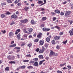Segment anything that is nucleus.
Masks as SVG:
<instances>
[{
  "label": "nucleus",
  "instance_id": "aec40b11",
  "mask_svg": "<svg viewBox=\"0 0 73 73\" xmlns=\"http://www.w3.org/2000/svg\"><path fill=\"white\" fill-rule=\"evenodd\" d=\"M28 29L29 32H32V31H33V29L32 28Z\"/></svg>",
  "mask_w": 73,
  "mask_h": 73
},
{
  "label": "nucleus",
  "instance_id": "58836bf2",
  "mask_svg": "<svg viewBox=\"0 0 73 73\" xmlns=\"http://www.w3.org/2000/svg\"><path fill=\"white\" fill-rule=\"evenodd\" d=\"M15 24V23L14 22H12V23L10 24V25H12L13 24Z\"/></svg>",
  "mask_w": 73,
  "mask_h": 73
},
{
  "label": "nucleus",
  "instance_id": "f704fd0d",
  "mask_svg": "<svg viewBox=\"0 0 73 73\" xmlns=\"http://www.w3.org/2000/svg\"><path fill=\"white\" fill-rule=\"evenodd\" d=\"M64 12H61L60 14V15L61 16H64Z\"/></svg>",
  "mask_w": 73,
  "mask_h": 73
},
{
  "label": "nucleus",
  "instance_id": "4be33fe9",
  "mask_svg": "<svg viewBox=\"0 0 73 73\" xmlns=\"http://www.w3.org/2000/svg\"><path fill=\"white\" fill-rule=\"evenodd\" d=\"M42 49L43 51L44 52L46 49H45V48L44 47V46H42V49Z\"/></svg>",
  "mask_w": 73,
  "mask_h": 73
},
{
  "label": "nucleus",
  "instance_id": "473e14b6",
  "mask_svg": "<svg viewBox=\"0 0 73 73\" xmlns=\"http://www.w3.org/2000/svg\"><path fill=\"white\" fill-rule=\"evenodd\" d=\"M48 45H49L48 44L46 43L44 44V46L46 48H48Z\"/></svg>",
  "mask_w": 73,
  "mask_h": 73
},
{
  "label": "nucleus",
  "instance_id": "5fc2aeb1",
  "mask_svg": "<svg viewBox=\"0 0 73 73\" xmlns=\"http://www.w3.org/2000/svg\"><path fill=\"white\" fill-rule=\"evenodd\" d=\"M44 27V25L43 24H42L40 26L41 28H42V27Z\"/></svg>",
  "mask_w": 73,
  "mask_h": 73
},
{
  "label": "nucleus",
  "instance_id": "a19ab883",
  "mask_svg": "<svg viewBox=\"0 0 73 73\" xmlns=\"http://www.w3.org/2000/svg\"><path fill=\"white\" fill-rule=\"evenodd\" d=\"M19 1V0H16L15 1V4H16V3H17Z\"/></svg>",
  "mask_w": 73,
  "mask_h": 73
},
{
  "label": "nucleus",
  "instance_id": "e2e57ef3",
  "mask_svg": "<svg viewBox=\"0 0 73 73\" xmlns=\"http://www.w3.org/2000/svg\"><path fill=\"white\" fill-rule=\"evenodd\" d=\"M55 20H56V17H54L53 18V21H54Z\"/></svg>",
  "mask_w": 73,
  "mask_h": 73
},
{
  "label": "nucleus",
  "instance_id": "2f4dec72",
  "mask_svg": "<svg viewBox=\"0 0 73 73\" xmlns=\"http://www.w3.org/2000/svg\"><path fill=\"white\" fill-rule=\"evenodd\" d=\"M51 42L52 44H56V42H55V41L54 40H53Z\"/></svg>",
  "mask_w": 73,
  "mask_h": 73
},
{
  "label": "nucleus",
  "instance_id": "052dcab7",
  "mask_svg": "<svg viewBox=\"0 0 73 73\" xmlns=\"http://www.w3.org/2000/svg\"><path fill=\"white\" fill-rule=\"evenodd\" d=\"M58 54L57 53H55L54 54V56L56 57V56H57Z\"/></svg>",
  "mask_w": 73,
  "mask_h": 73
},
{
  "label": "nucleus",
  "instance_id": "6ab92c4d",
  "mask_svg": "<svg viewBox=\"0 0 73 73\" xmlns=\"http://www.w3.org/2000/svg\"><path fill=\"white\" fill-rule=\"evenodd\" d=\"M44 51L42 50V49H40L39 52V53H44Z\"/></svg>",
  "mask_w": 73,
  "mask_h": 73
},
{
  "label": "nucleus",
  "instance_id": "c9c22d12",
  "mask_svg": "<svg viewBox=\"0 0 73 73\" xmlns=\"http://www.w3.org/2000/svg\"><path fill=\"white\" fill-rule=\"evenodd\" d=\"M67 42H68V40H66L64 41H63L62 43H63V44H66V43Z\"/></svg>",
  "mask_w": 73,
  "mask_h": 73
},
{
  "label": "nucleus",
  "instance_id": "3c124183",
  "mask_svg": "<svg viewBox=\"0 0 73 73\" xmlns=\"http://www.w3.org/2000/svg\"><path fill=\"white\" fill-rule=\"evenodd\" d=\"M34 62H35L34 61L31 60L30 62V64H32V63H34Z\"/></svg>",
  "mask_w": 73,
  "mask_h": 73
},
{
  "label": "nucleus",
  "instance_id": "13d9d810",
  "mask_svg": "<svg viewBox=\"0 0 73 73\" xmlns=\"http://www.w3.org/2000/svg\"><path fill=\"white\" fill-rule=\"evenodd\" d=\"M20 69H21V67H20L18 68L17 69H16L17 70H19Z\"/></svg>",
  "mask_w": 73,
  "mask_h": 73
},
{
  "label": "nucleus",
  "instance_id": "8fccbe9b",
  "mask_svg": "<svg viewBox=\"0 0 73 73\" xmlns=\"http://www.w3.org/2000/svg\"><path fill=\"white\" fill-rule=\"evenodd\" d=\"M10 57H11V56L9 55L8 56V58L9 60H11L12 58H10Z\"/></svg>",
  "mask_w": 73,
  "mask_h": 73
},
{
  "label": "nucleus",
  "instance_id": "a878e982",
  "mask_svg": "<svg viewBox=\"0 0 73 73\" xmlns=\"http://www.w3.org/2000/svg\"><path fill=\"white\" fill-rule=\"evenodd\" d=\"M46 41L48 42H49V41H50V38L47 37L46 38Z\"/></svg>",
  "mask_w": 73,
  "mask_h": 73
},
{
  "label": "nucleus",
  "instance_id": "20e7f679",
  "mask_svg": "<svg viewBox=\"0 0 73 73\" xmlns=\"http://www.w3.org/2000/svg\"><path fill=\"white\" fill-rule=\"evenodd\" d=\"M43 31H45V32H48L50 30V29H46L45 28H44L42 29Z\"/></svg>",
  "mask_w": 73,
  "mask_h": 73
},
{
  "label": "nucleus",
  "instance_id": "9d476101",
  "mask_svg": "<svg viewBox=\"0 0 73 73\" xmlns=\"http://www.w3.org/2000/svg\"><path fill=\"white\" fill-rule=\"evenodd\" d=\"M38 57L40 59H43L44 57H43V56L42 55H40L38 56Z\"/></svg>",
  "mask_w": 73,
  "mask_h": 73
},
{
  "label": "nucleus",
  "instance_id": "09e8293b",
  "mask_svg": "<svg viewBox=\"0 0 73 73\" xmlns=\"http://www.w3.org/2000/svg\"><path fill=\"white\" fill-rule=\"evenodd\" d=\"M64 33L62 32H61L60 33H59V35H60V36H61V35H62Z\"/></svg>",
  "mask_w": 73,
  "mask_h": 73
},
{
  "label": "nucleus",
  "instance_id": "69168bd1",
  "mask_svg": "<svg viewBox=\"0 0 73 73\" xmlns=\"http://www.w3.org/2000/svg\"><path fill=\"white\" fill-rule=\"evenodd\" d=\"M44 3H43V4H46V0H44Z\"/></svg>",
  "mask_w": 73,
  "mask_h": 73
},
{
  "label": "nucleus",
  "instance_id": "ddd939ff",
  "mask_svg": "<svg viewBox=\"0 0 73 73\" xmlns=\"http://www.w3.org/2000/svg\"><path fill=\"white\" fill-rule=\"evenodd\" d=\"M54 12L55 13H60V11L58 10H55Z\"/></svg>",
  "mask_w": 73,
  "mask_h": 73
},
{
  "label": "nucleus",
  "instance_id": "c85d7f7f",
  "mask_svg": "<svg viewBox=\"0 0 73 73\" xmlns=\"http://www.w3.org/2000/svg\"><path fill=\"white\" fill-rule=\"evenodd\" d=\"M20 67L21 69H25L26 66H23Z\"/></svg>",
  "mask_w": 73,
  "mask_h": 73
},
{
  "label": "nucleus",
  "instance_id": "4c0bfd02",
  "mask_svg": "<svg viewBox=\"0 0 73 73\" xmlns=\"http://www.w3.org/2000/svg\"><path fill=\"white\" fill-rule=\"evenodd\" d=\"M5 15H11V13L9 12V11H7V12L6 13Z\"/></svg>",
  "mask_w": 73,
  "mask_h": 73
},
{
  "label": "nucleus",
  "instance_id": "49530a36",
  "mask_svg": "<svg viewBox=\"0 0 73 73\" xmlns=\"http://www.w3.org/2000/svg\"><path fill=\"white\" fill-rule=\"evenodd\" d=\"M57 72V73H62V72L61 71L59 70H58Z\"/></svg>",
  "mask_w": 73,
  "mask_h": 73
},
{
  "label": "nucleus",
  "instance_id": "bb28decb",
  "mask_svg": "<svg viewBox=\"0 0 73 73\" xmlns=\"http://www.w3.org/2000/svg\"><path fill=\"white\" fill-rule=\"evenodd\" d=\"M39 39L38 38H36L34 40V42H37L38 41Z\"/></svg>",
  "mask_w": 73,
  "mask_h": 73
},
{
  "label": "nucleus",
  "instance_id": "a211bd4d",
  "mask_svg": "<svg viewBox=\"0 0 73 73\" xmlns=\"http://www.w3.org/2000/svg\"><path fill=\"white\" fill-rule=\"evenodd\" d=\"M38 4H41L42 3H43V1H38Z\"/></svg>",
  "mask_w": 73,
  "mask_h": 73
},
{
  "label": "nucleus",
  "instance_id": "338daca9",
  "mask_svg": "<svg viewBox=\"0 0 73 73\" xmlns=\"http://www.w3.org/2000/svg\"><path fill=\"white\" fill-rule=\"evenodd\" d=\"M45 13L44 12H42L41 13V14H42V15H44V13Z\"/></svg>",
  "mask_w": 73,
  "mask_h": 73
},
{
  "label": "nucleus",
  "instance_id": "c756f323",
  "mask_svg": "<svg viewBox=\"0 0 73 73\" xmlns=\"http://www.w3.org/2000/svg\"><path fill=\"white\" fill-rule=\"evenodd\" d=\"M45 61V60H43L40 61L39 62V65H41V64H42L43 62H44V61Z\"/></svg>",
  "mask_w": 73,
  "mask_h": 73
},
{
  "label": "nucleus",
  "instance_id": "1a4fd4ad",
  "mask_svg": "<svg viewBox=\"0 0 73 73\" xmlns=\"http://www.w3.org/2000/svg\"><path fill=\"white\" fill-rule=\"evenodd\" d=\"M60 36H56L54 38L56 40H58L60 39Z\"/></svg>",
  "mask_w": 73,
  "mask_h": 73
},
{
  "label": "nucleus",
  "instance_id": "412c9836",
  "mask_svg": "<svg viewBox=\"0 0 73 73\" xmlns=\"http://www.w3.org/2000/svg\"><path fill=\"white\" fill-rule=\"evenodd\" d=\"M34 65L35 66H38V62H35Z\"/></svg>",
  "mask_w": 73,
  "mask_h": 73
},
{
  "label": "nucleus",
  "instance_id": "4d7b16f0",
  "mask_svg": "<svg viewBox=\"0 0 73 73\" xmlns=\"http://www.w3.org/2000/svg\"><path fill=\"white\" fill-rule=\"evenodd\" d=\"M67 67L69 69H71V66H68Z\"/></svg>",
  "mask_w": 73,
  "mask_h": 73
},
{
  "label": "nucleus",
  "instance_id": "f3484780",
  "mask_svg": "<svg viewBox=\"0 0 73 73\" xmlns=\"http://www.w3.org/2000/svg\"><path fill=\"white\" fill-rule=\"evenodd\" d=\"M46 20V17H43L42 19V21H45Z\"/></svg>",
  "mask_w": 73,
  "mask_h": 73
},
{
  "label": "nucleus",
  "instance_id": "39448f33",
  "mask_svg": "<svg viewBox=\"0 0 73 73\" xmlns=\"http://www.w3.org/2000/svg\"><path fill=\"white\" fill-rule=\"evenodd\" d=\"M17 17V15H16L15 13H14L13 15L11 16V18L12 19H13V18H15V19H16Z\"/></svg>",
  "mask_w": 73,
  "mask_h": 73
},
{
  "label": "nucleus",
  "instance_id": "603ef678",
  "mask_svg": "<svg viewBox=\"0 0 73 73\" xmlns=\"http://www.w3.org/2000/svg\"><path fill=\"white\" fill-rule=\"evenodd\" d=\"M68 21L70 22V24H72V23H73V21H70L69 20H68Z\"/></svg>",
  "mask_w": 73,
  "mask_h": 73
},
{
  "label": "nucleus",
  "instance_id": "e433bc0d",
  "mask_svg": "<svg viewBox=\"0 0 73 73\" xmlns=\"http://www.w3.org/2000/svg\"><path fill=\"white\" fill-rule=\"evenodd\" d=\"M23 61L24 62H29V60H23Z\"/></svg>",
  "mask_w": 73,
  "mask_h": 73
},
{
  "label": "nucleus",
  "instance_id": "7ed1b4c3",
  "mask_svg": "<svg viewBox=\"0 0 73 73\" xmlns=\"http://www.w3.org/2000/svg\"><path fill=\"white\" fill-rule=\"evenodd\" d=\"M21 22L22 23H26L28 22V20L27 19H25L23 20H21Z\"/></svg>",
  "mask_w": 73,
  "mask_h": 73
},
{
  "label": "nucleus",
  "instance_id": "0eeeda50",
  "mask_svg": "<svg viewBox=\"0 0 73 73\" xmlns=\"http://www.w3.org/2000/svg\"><path fill=\"white\" fill-rule=\"evenodd\" d=\"M13 35H14V34H13L12 32H10L9 33V36L10 37H12V36H13Z\"/></svg>",
  "mask_w": 73,
  "mask_h": 73
},
{
  "label": "nucleus",
  "instance_id": "393cba45",
  "mask_svg": "<svg viewBox=\"0 0 73 73\" xmlns=\"http://www.w3.org/2000/svg\"><path fill=\"white\" fill-rule=\"evenodd\" d=\"M16 46V44H12V45L9 46V47H10V48H11V47H13V46Z\"/></svg>",
  "mask_w": 73,
  "mask_h": 73
},
{
  "label": "nucleus",
  "instance_id": "72a5a7b5",
  "mask_svg": "<svg viewBox=\"0 0 73 73\" xmlns=\"http://www.w3.org/2000/svg\"><path fill=\"white\" fill-rule=\"evenodd\" d=\"M33 68L32 66H29L27 67L28 69H32V68Z\"/></svg>",
  "mask_w": 73,
  "mask_h": 73
},
{
  "label": "nucleus",
  "instance_id": "f8f14e48",
  "mask_svg": "<svg viewBox=\"0 0 73 73\" xmlns=\"http://www.w3.org/2000/svg\"><path fill=\"white\" fill-rule=\"evenodd\" d=\"M31 23L32 24H36V22H35L34 20H32L31 21Z\"/></svg>",
  "mask_w": 73,
  "mask_h": 73
},
{
  "label": "nucleus",
  "instance_id": "774afa93",
  "mask_svg": "<svg viewBox=\"0 0 73 73\" xmlns=\"http://www.w3.org/2000/svg\"><path fill=\"white\" fill-rule=\"evenodd\" d=\"M24 45H25V44L24 43H23L21 45V46H24Z\"/></svg>",
  "mask_w": 73,
  "mask_h": 73
},
{
  "label": "nucleus",
  "instance_id": "f257e3e1",
  "mask_svg": "<svg viewBox=\"0 0 73 73\" xmlns=\"http://www.w3.org/2000/svg\"><path fill=\"white\" fill-rule=\"evenodd\" d=\"M65 16L66 17H68L70 14V12L66 11V12L65 13Z\"/></svg>",
  "mask_w": 73,
  "mask_h": 73
},
{
  "label": "nucleus",
  "instance_id": "ea45409f",
  "mask_svg": "<svg viewBox=\"0 0 73 73\" xmlns=\"http://www.w3.org/2000/svg\"><path fill=\"white\" fill-rule=\"evenodd\" d=\"M55 27L56 28H57L58 29H60V27H58L57 26H55Z\"/></svg>",
  "mask_w": 73,
  "mask_h": 73
},
{
  "label": "nucleus",
  "instance_id": "5701e85b",
  "mask_svg": "<svg viewBox=\"0 0 73 73\" xmlns=\"http://www.w3.org/2000/svg\"><path fill=\"white\" fill-rule=\"evenodd\" d=\"M29 8V7H25V8L24 9H25V11H28V9Z\"/></svg>",
  "mask_w": 73,
  "mask_h": 73
},
{
  "label": "nucleus",
  "instance_id": "c03bdc74",
  "mask_svg": "<svg viewBox=\"0 0 73 73\" xmlns=\"http://www.w3.org/2000/svg\"><path fill=\"white\" fill-rule=\"evenodd\" d=\"M45 59H46L47 60H48L49 59V58L48 56H46L45 58Z\"/></svg>",
  "mask_w": 73,
  "mask_h": 73
},
{
  "label": "nucleus",
  "instance_id": "a18cd8bd",
  "mask_svg": "<svg viewBox=\"0 0 73 73\" xmlns=\"http://www.w3.org/2000/svg\"><path fill=\"white\" fill-rule=\"evenodd\" d=\"M1 32L3 33H5L6 32V31H5V30H4V31L2 30Z\"/></svg>",
  "mask_w": 73,
  "mask_h": 73
},
{
  "label": "nucleus",
  "instance_id": "680f3d73",
  "mask_svg": "<svg viewBox=\"0 0 73 73\" xmlns=\"http://www.w3.org/2000/svg\"><path fill=\"white\" fill-rule=\"evenodd\" d=\"M71 7L72 9H73V4L71 5Z\"/></svg>",
  "mask_w": 73,
  "mask_h": 73
},
{
  "label": "nucleus",
  "instance_id": "0e129e2a",
  "mask_svg": "<svg viewBox=\"0 0 73 73\" xmlns=\"http://www.w3.org/2000/svg\"><path fill=\"white\" fill-rule=\"evenodd\" d=\"M15 48L17 49H20V48L19 47H16Z\"/></svg>",
  "mask_w": 73,
  "mask_h": 73
},
{
  "label": "nucleus",
  "instance_id": "dca6fc26",
  "mask_svg": "<svg viewBox=\"0 0 73 73\" xmlns=\"http://www.w3.org/2000/svg\"><path fill=\"white\" fill-rule=\"evenodd\" d=\"M1 16L2 18H4L5 17V15H4V14H2L1 15Z\"/></svg>",
  "mask_w": 73,
  "mask_h": 73
},
{
  "label": "nucleus",
  "instance_id": "bf43d9fd",
  "mask_svg": "<svg viewBox=\"0 0 73 73\" xmlns=\"http://www.w3.org/2000/svg\"><path fill=\"white\" fill-rule=\"evenodd\" d=\"M56 48L57 49H60V47L58 46H57L56 47Z\"/></svg>",
  "mask_w": 73,
  "mask_h": 73
},
{
  "label": "nucleus",
  "instance_id": "2eb2a0df",
  "mask_svg": "<svg viewBox=\"0 0 73 73\" xmlns=\"http://www.w3.org/2000/svg\"><path fill=\"white\" fill-rule=\"evenodd\" d=\"M73 31H70L69 32V33H70V35L71 36H73Z\"/></svg>",
  "mask_w": 73,
  "mask_h": 73
},
{
  "label": "nucleus",
  "instance_id": "de8ad7c7",
  "mask_svg": "<svg viewBox=\"0 0 73 73\" xmlns=\"http://www.w3.org/2000/svg\"><path fill=\"white\" fill-rule=\"evenodd\" d=\"M33 60L34 61H38V58H35L33 59Z\"/></svg>",
  "mask_w": 73,
  "mask_h": 73
},
{
  "label": "nucleus",
  "instance_id": "423d86ee",
  "mask_svg": "<svg viewBox=\"0 0 73 73\" xmlns=\"http://www.w3.org/2000/svg\"><path fill=\"white\" fill-rule=\"evenodd\" d=\"M42 33H39V34H38V35H37V37L40 38H41V36H42Z\"/></svg>",
  "mask_w": 73,
  "mask_h": 73
},
{
  "label": "nucleus",
  "instance_id": "7c9ffc66",
  "mask_svg": "<svg viewBox=\"0 0 73 73\" xmlns=\"http://www.w3.org/2000/svg\"><path fill=\"white\" fill-rule=\"evenodd\" d=\"M30 48H31V46L32 45V44L31 43L28 44L27 45Z\"/></svg>",
  "mask_w": 73,
  "mask_h": 73
},
{
  "label": "nucleus",
  "instance_id": "6e6552de",
  "mask_svg": "<svg viewBox=\"0 0 73 73\" xmlns=\"http://www.w3.org/2000/svg\"><path fill=\"white\" fill-rule=\"evenodd\" d=\"M53 54H54V52L53 51H51L50 53V54L49 55V56H53Z\"/></svg>",
  "mask_w": 73,
  "mask_h": 73
},
{
  "label": "nucleus",
  "instance_id": "37998d69",
  "mask_svg": "<svg viewBox=\"0 0 73 73\" xmlns=\"http://www.w3.org/2000/svg\"><path fill=\"white\" fill-rule=\"evenodd\" d=\"M27 57H31V54H27L26 55Z\"/></svg>",
  "mask_w": 73,
  "mask_h": 73
},
{
  "label": "nucleus",
  "instance_id": "6e6d98bb",
  "mask_svg": "<svg viewBox=\"0 0 73 73\" xmlns=\"http://www.w3.org/2000/svg\"><path fill=\"white\" fill-rule=\"evenodd\" d=\"M7 1L8 3H9L11 2V0H7Z\"/></svg>",
  "mask_w": 73,
  "mask_h": 73
},
{
  "label": "nucleus",
  "instance_id": "864d4df0",
  "mask_svg": "<svg viewBox=\"0 0 73 73\" xmlns=\"http://www.w3.org/2000/svg\"><path fill=\"white\" fill-rule=\"evenodd\" d=\"M17 5H18V6H21V3H18V4H17Z\"/></svg>",
  "mask_w": 73,
  "mask_h": 73
},
{
  "label": "nucleus",
  "instance_id": "79ce46f5",
  "mask_svg": "<svg viewBox=\"0 0 73 73\" xmlns=\"http://www.w3.org/2000/svg\"><path fill=\"white\" fill-rule=\"evenodd\" d=\"M37 52H38L40 50V49L38 48H37V49H36L35 50Z\"/></svg>",
  "mask_w": 73,
  "mask_h": 73
},
{
  "label": "nucleus",
  "instance_id": "9b49d317",
  "mask_svg": "<svg viewBox=\"0 0 73 73\" xmlns=\"http://www.w3.org/2000/svg\"><path fill=\"white\" fill-rule=\"evenodd\" d=\"M20 32V29H17V30L16 32L15 35H17V34L19 33V32Z\"/></svg>",
  "mask_w": 73,
  "mask_h": 73
},
{
  "label": "nucleus",
  "instance_id": "f03ea898",
  "mask_svg": "<svg viewBox=\"0 0 73 73\" xmlns=\"http://www.w3.org/2000/svg\"><path fill=\"white\" fill-rule=\"evenodd\" d=\"M40 45H43L44 43V41L42 40H40L39 41V42Z\"/></svg>",
  "mask_w": 73,
  "mask_h": 73
},
{
  "label": "nucleus",
  "instance_id": "4468645a",
  "mask_svg": "<svg viewBox=\"0 0 73 73\" xmlns=\"http://www.w3.org/2000/svg\"><path fill=\"white\" fill-rule=\"evenodd\" d=\"M20 34L19 33L17 36V38L18 40H20Z\"/></svg>",
  "mask_w": 73,
  "mask_h": 73
},
{
  "label": "nucleus",
  "instance_id": "cd10ccee",
  "mask_svg": "<svg viewBox=\"0 0 73 73\" xmlns=\"http://www.w3.org/2000/svg\"><path fill=\"white\" fill-rule=\"evenodd\" d=\"M5 70L6 71H9V67H7L5 68Z\"/></svg>",
  "mask_w": 73,
  "mask_h": 73
},
{
  "label": "nucleus",
  "instance_id": "b1692460",
  "mask_svg": "<svg viewBox=\"0 0 73 73\" xmlns=\"http://www.w3.org/2000/svg\"><path fill=\"white\" fill-rule=\"evenodd\" d=\"M9 64H16V62L15 61H11V62H9Z\"/></svg>",
  "mask_w": 73,
  "mask_h": 73
}]
</instances>
